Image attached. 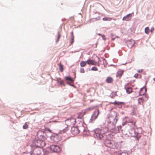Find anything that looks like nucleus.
Returning <instances> with one entry per match:
<instances>
[{
  "label": "nucleus",
  "mask_w": 155,
  "mask_h": 155,
  "mask_svg": "<svg viewBox=\"0 0 155 155\" xmlns=\"http://www.w3.org/2000/svg\"><path fill=\"white\" fill-rule=\"evenodd\" d=\"M74 78H72L71 76H66L64 77V79H62L61 78H57L56 81L57 83L61 86H65L66 84L76 88V86L72 82H73L76 78V73H74Z\"/></svg>",
  "instance_id": "obj_1"
},
{
  "label": "nucleus",
  "mask_w": 155,
  "mask_h": 155,
  "mask_svg": "<svg viewBox=\"0 0 155 155\" xmlns=\"http://www.w3.org/2000/svg\"><path fill=\"white\" fill-rule=\"evenodd\" d=\"M115 116V117L114 118H113V119H114V122H110V124L111 125V128H110L111 129V130H112V132H114L112 133L111 134H109L108 135L110 137H112L116 133L122 132L123 130H122V126L121 125H119L117 127V128L115 127V126L114 124V123L115 124L117 122V121L118 120V118L117 117L119 116V114L118 113H117L115 111H113V114H112L110 115V116L111 117H113V116Z\"/></svg>",
  "instance_id": "obj_2"
},
{
  "label": "nucleus",
  "mask_w": 155,
  "mask_h": 155,
  "mask_svg": "<svg viewBox=\"0 0 155 155\" xmlns=\"http://www.w3.org/2000/svg\"><path fill=\"white\" fill-rule=\"evenodd\" d=\"M68 127H65L62 130H60L58 133H52V134L50 136V139L53 141L57 143L60 141L62 139V137L59 135V134H61L65 133L68 130Z\"/></svg>",
  "instance_id": "obj_3"
},
{
  "label": "nucleus",
  "mask_w": 155,
  "mask_h": 155,
  "mask_svg": "<svg viewBox=\"0 0 155 155\" xmlns=\"http://www.w3.org/2000/svg\"><path fill=\"white\" fill-rule=\"evenodd\" d=\"M34 140L32 141L33 145L37 147H41L42 143H44V141L46 140V136L45 134H43L38 137L35 136Z\"/></svg>",
  "instance_id": "obj_4"
},
{
  "label": "nucleus",
  "mask_w": 155,
  "mask_h": 155,
  "mask_svg": "<svg viewBox=\"0 0 155 155\" xmlns=\"http://www.w3.org/2000/svg\"><path fill=\"white\" fill-rule=\"evenodd\" d=\"M34 140L32 141L33 145L37 147H41L42 143H44V141L46 140V136L45 134H43L38 137L35 136Z\"/></svg>",
  "instance_id": "obj_5"
},
{
  "label": "nucleus",
  "mask_w": 155,
  "mask_h": 155,
  "mask_svg": "<svg viewBox=\"0 0 155 155\" xmlns=\"http://www.w3.org/2000/svg\"><path fill=\"white\" fill-rule=\"evenodd\" d=\"M34 140L32 141L33 145L37 147H41L42 143H44V141L46 140V136L45 134H43L38 137L35 136Z\"/></svg>",
  "instance_id": "obj_6"
},
{
  "label": "nucleus",
  "mask_w": 155,
  "mask_h": 155,
  "mask_svg": "<svg viewBox=\"0 0 155 155\" xmlns=\"http://www.w3.org/2000/svg\"><path fill=\"white\" fill-rule=\"evenodd\" d=\"M105 146L110 149H115L117 147V143L111 140L106 139L104 142Z\"/></svg>",
  "instance_id": "obj_7"
},
{
  "label": "nucleus",
  "mask_w": 155,
  "mask_h": 155,
  "mask_svg": "<svg viewBox=\"0 0 155 155\" xmlns=\"http://www.w3.org/2000/svg\"><path fill=\"white\" fill-rule=\"evenodd\" d=\"M31 148V152L35 154V155H42V145L41 147H37L34 145H33V143L30 145Z\"/></svg>",
  "instance_id": "obj_8"
},
{
  "label": "nucleus",
  "mask_w": 155,
  "mask_h": 155,
  "mask_svg": "<svg viewBox=\"0 0 155 155\" xmlns=\"http://www.w3.org/2000/svg\"><path fill=\"white\" fill-rule=\"evenodd\" d=\"M94 137L97 140H104V136L103 134L100 131L99 128H96L92 130Z\"/></svg>",
  "instance_id": "obj_9"
},
{
  "label": "nucleus",
  "mask_w": 155,
  "mask_h": 155,
  "mask_svg": "<svg viewBox=\"0 0 155 155\" xmlns=\"http://www.w3.org/2000/svg\"><path fill=\"white\" fill-rule=\"evenodd\" d=\"M47 149L50 150V153H58L61 151V149L60 147L54 144H52L48 147Z\"/></svg>",
  "instance_id": "obj_10"
},
{
  "label": "nucleus",
  "mask_w": 155,
  "mask_h": 155,
  "mask_svg": "<svg viewBox=\"0 0 155 155\" xmlns=\"http://www.w3.org/2000/svg\"><path fill=\"white\" fill-rule=\"evenodd\" d=\"M100 113V111L98 109H96L91 115L89 121V123H93L98 117Z\"/></svg>",
  "instance_id": "obj_11"
},
{
  "label": "nucleus",
  "mask_w": 155,
  "mask_h": 155,
  "mask_svg": "<svg viewBox=\"0 0 155 155\" xmlns=\"http://www.w3.org/2000/svg\"><path fill=\"white\" fill-rule=\"evenodd\" d=\"M110 122H108V127H107L106 126H103L101 127V128H100V131L103 134L107 133L109 131V130H111V129H110V128H111V125L110 124Z\"/></svg>",
  "instance_id": "obj_12"
},
{
  "label": "nucleus",
  "mask_w": 155,
  "mask_h": 155,
  "mask_svg": "<svg viewBox=\"0 0 155 155\" xmlns=\"http://www.w3.org/2000/svg\"><path fill=\"white\" fill-rule=\"evenodd\" d=\"M131 130L134 131V135H130V137H134L136 140L138 141L141 137V135H140L141 133H140L139 132L135 131L134 129L133 128L132 129H131Z\"/></svg>",
  "instance_id": "obj_13"
},
{
  "label": "nucleus",
  "mask_w": 155,
  "mask_h": 155,
  "mask_svg": "<svg viewBox=\"0 0 155 155\" xmlns=\"http://www.w3.org/2000/svg\"><path fill=\"white\" fill-rule=\"evenodd\" d=\"M135 43L134 40L132 39L128 40L127 41V46L129 48H131Z\"/></svg>",
  "instance_id": "obj_14"
},
{
  "label": "nucleus",
  "mask_w": 155,
  "mask_h": 155,
  "mask_svg": "<svg viewBox=\"0 0 155 155\" xmlns=\"http://www.w3.org/2000/svg\"><path fill=\"white\" fill-rule=\"evenodd\" d=\"M115 106L119 108H121L122 107V105H124L125 103L123 102H120L116 101Z\"/></svg>",
  "instance_id": "obj_15"
},
{
  "label": "nucleus",
  "mask_w": 155,
  "mask_h": 155,
  "mask_svg": "<svg viewBox=\"0 0 155 155\" xmlns=\"http://www.w3.org/2000/svg\"><path fill=\"white\" fill-rule=\"evenodd\" d=\"M131 17L132 14L129 13L124 16L122 18V20L124 21H129L131 19Z\"/></svg>",
  "instance_id": "obj_16"
},
{
  "label": "nucleus",
  "mask_w": 155,
  "mask_h": 155,
  "mask_svg": "<svg viewBox=\"0 0 155 155\" xmlns=\"http://www.w3.org/2000/svg\"><path fill=\"white\" fill-rule=\"evenodd\" d=\"M116 155H129V154L128 153L126 150H120L118 151Z\"/></svg>",
  "instance_id": "obj_17"
},
{
  "label": "nucleus",
  "mask_w": 155,
  "mask_h": 155,
  "mask_svg": "<svg viewBox=\"0 0 155 155\" xmlns=\"http://www.w3.org/2000/svg\"><path fill=\"white\" fill-rule=\"evenodd\" d=\"M124 88L126 91V92L128 94L131 93L132 92V89L131 87L126 86V85H124Z\"/></svg>",
  "instance_id": "obj_18"
},
{
  "label": "nucleus",
  "mask_w": 155,
  "mask_h": 155,
  "mask_svg": "<svg viewBox=\"0 0 155 155\" xmlns=\"http://www.w3.org/2000/svg\"><path fill=\"white\" fill-rule=\"evenodd\" d=\"M124 70H119L116 73V76L117 77H118L120 78L122 77L123 74Z\"/></svg>",
  "instance_id": "obj_19"
},
{
  "label": "nucleus",
  "mask_w": 155,
  "mask_h": 155,
  "mask_svg": "<svg viewBox=\"0 0 155 155\" xmlns=\"http://www.w3.org/2000/svg\"><path fill=\"white\" fill-rule=\"evenodd\" d=\"M42 155H48L50 153V150L47 149V147L46 149L42 148Z\"/></svg>",
  "instance_id": "obj_20"
},
{
  "label": "nucleus",
  "mask_w": 155,
  "mask_h": 155,
  "mask_svg": "<svg viewBox=\"0 0 155 155\" xmlns=\"http://www.w3.org/2000/svg\"><path fill=\"white\" fill-rule=\"evenodd\" d=\"M101 17L100 16H98V17L95 18H90L89 19V22L91 23L92 22H93L96 21H98L100 20V18Z\"/></svg>",
  "instance_id": "obj_21"
},
{
  "label": "nucleus",
  "mask_w": 155,
  "mask_h": 155,
  "mask_svg": "<svg viewBox=\"0 0 155 155\" xmlns=\"http://www.w3.org/2000/svg\"><path fill=\"white\" fill-rule=\"evenodd\" d=\"M36 134H35L36 137H38L43 134H45L44 131L40 130H39L38 131L36 132Z\"/></svg>",
  "instance_id": "obj_22"
},
{
  "label": "nucleus",
  "mask_w": 155,
  "mask_h": 155,
  "mask_svg": "<svg viewBox=\"0 0 155 155\" xmlns=\"http://www.w3.org/2000/svg\"><path fill=\"white\" fill-rule=\"evenodd\" d=\"M94 107H89L85 109L82 111L84 113V115H85L87 112L91 111L92 110L94 109Z\"/></svg>",
  "instance_id": "obj_23"
},
{
  "label": "nucleus",
  "mask_w": 155,
  "mask_h": 155,
  "mask_svg": "<svg viewBox=\"0 0 155 155\" xmlns=\"http://www.w3.org/2000/svg\"><path fill=\"white\" fill-rule=\"evenodd\" d=\"M113 80L112 78L109 76L105 80V81L107 83L110 84L112 82Z\"/></svg>",
  "instance_id": "obj_24"
},
{
  "label": "nucleus",
  "mask_w": 155,
  "mask_h": 155,
  "mask_svg": "<svg viewBox=\"0 0 155 155\" xmlns=\"http://www.w3.org/2000/svg\"><path fill=\"white\" fill-rule=\"evenodd\" d=\"M69 120H70L71 121L72 120H74V123H73V125L74 126H75L76 123V120L75 118H74L72 117H71L70 118H68L66 120H65V121H67Z\"/></svg>",
  "instance_id": "obj_25"
},
{
  "label": "nucleus",
  "mask_w": 155,
  "mask_h": 155,
  "mask_svg": "<svg viewBox=\"0 0 155 155\" xmlns=\"http://www.w3.org/2000/svg\"><path fill=\"white\" fill-rule=\"evenodd\" d=\"M83 112H81L78 115L77 117V118L78 119H81L83 121H84V118L83 116L84 115L83 113H82Z\"/></svg>",
  "instance_id": "obj_26"
},
{
  "label": "nucleus",
  "mask_w": 155,
  "mask_h": 155,
  "mask_svg": "<svg viewBox=\"0 0 155 155\" xmlns=\"http://www.w3.org/2000/svg\"><path fill=\"white\" fill-rule=\"evenodd\" d=\"M110 36L111 38V40L113 41H114L116 38H118L119 37V36L116 35L113 33H110Z\"/></svg>",
  "instance_id": "obj_27"
},
{
  "label": "nucleus",
  "mask_w": 155,
  "mask_h": 155,
  "mask_svg": "<svg viewBox=\"0 0 155 155\" xmlns=\"http://www.w3.org/2000/svg\"><path fill=\"white\" fill-rule=\"evenodd\" d=\"M144 98L143 97H139L138 99V103L140 104H141V103H143L144 101H145Z\"/></svg>",
  "instance_id": "obj_28"
},
{
  "label": "nucleus",
  "mask_w": 155,
  "mask_h": 155,
  "mask_svg": "<svg viewBox=\"0 0 155 155\" xmlns=\"http://www.w3.org/2000/svg\"><path fill=\"white\" fill-rule=\"evenodd\" d=\"M112 18H111L108 17H105L102 18V20L104 21H110Z\"/></svg>",
  "instance_id": "obj_29"
},
{
  "label": "nucleus",
  "mask_w": 155,
  "mask_h": 155,
  "mask_svg": "<svg viewBox=\"0 0 155 155\" xmlns=\"http://www.w3.org/2000/svg\"><path fill=\"white\" fill-rule=\"evenodd\" d=\"M43 131H44V132L45 133V132H46V133L49 132L50 133H52V134L53 133L52 132L51 130L48 127L45 128Z\"/></svg>",
  "instance_id": "obj_30"
},
{
  "label": "nucleus",
  "mask_w": 155,
  "mask_h": 155,
  "mask_svg": "<svg viewBox=\"0 0 155 155\" xmlns=\"http://www.w3.org/2000/svg\"><path fill=\"white\" fill-rule=\"evenodd\" d=\"M136 122H134L133 121H132L131 122V123L134 126V127H135L137 129H140L141 130H142V129L141 127H137V126L136 124Z\"/></svg>",
  "instance_id": "obj_31"
},
{
  "label": "nucleus",
  "mask_w": 155,
  "mask_h": 155,
  "mask_svg": "<svg viewBox=\"0 0 155 155\" xmlns=\"http://www.w3.org/2000/svg\"><path fill=\"white\" fill-rule=\"evenodd\" d=\"M117 95L116 92H112L110 94V96L111 98H113L115 96Z\"/></svg>",
  "instance_id": "obj_32"
},
{
  "label": "nucleus",
  "mask_w": 155,
  "mask_h": 155,
  "mask_svg": "<svg viewBox=\"0 0 155 155\" xmlns=\"http://www.w3.org/2000/svg\"><path fill=\"white\" fill-rule=\"evenodd\" d=\"M80 65L81 67H84L86 65V61H82L80 62Z\"/></svg>",
  "instance_id": "obj_33"
},
{
  "label": "nucleus",
  "mask_w": 155,
  "mask_h": 155,
  "mask_svg": "<svg viewBox=\"0 0 155 155\" xmlns=\"http://www.w3.org/2000/svg\"><path fill=\"white\" fill-rule=\"evenodd\" d=\"M150 31V30L149 27H147L145 28L144 30V32L146 34H148Z\"/></svg>",
  "instance_id": "obj_34"
},
{
  "label": "nucleus",
  "mask_w": 155,
  "mask_h": 155,
  "mask_svg": "<svg viewBox=\"0 0 155 155\" xmlns=\"http://www.w3.org/2000/svg\"><path fill=\"white\" fill-rule=\"evenodd\" d=\"M59 70L61 72H63L64 71L63 65L62 64H60L59 65Z\"/></svg>",
  "instance_id": "obj_35"
},
{
  "label": "nucleus",
  "mask_w": 155,
  "mask_h": 155,
  "mask_svg": "<svg viewBox=\"0 0 155 155\" xmlns=\"http://www.w3.org/2000/svg\"><path fill=\"white\" fill-rule=\"evenodd\" d=\"M28 127V125L27 122L25 123L22 126L23 129H26Z\"/></svg>",
  "instance_id": "obj_36"
},
{
  "label": "nucleus",
  "mask_w": 155,
  "mask_h": 155,
  "mask_svg": "<svg viewBox=\"0 0 155 155\" xmlns=\"http://www.w3.org/2000/svg\"><path fill=\"white\" fill-rule=\"evenodd\" d=\"M84 127V129L83 130V131L84 132H85L86 133H89V134H91L90 133L91 132H92V130H88L87 129H86Z\"/></svg>",
  "instance_id": "obj_37"
},
{
  "label": "nucleus",
  "mask_w": 155,
  "mask_h": 155,
  "mask_svg": "<svg viewBox=\"0 0 155 155\" xmlns=\"http://www.w3.org/2000/svg\"><path fill=\"white\" fill-rule=\"evenodd\" d=\"M130 136V135H128L127 133L125 134H123L122 137L124 139H126L128 137Z\"/></svg>",
  "instance_id": "obj_38"
},
{
  "label": "nucleus",
  "mask_w": 155,
  "mask_h": 155,
  "mask_svg": "<svg viewBox=\"0 0 155 155\" xmlns=\"http://www.w3.org/2000/svg\"><path fill=\"white\" fill-rule=\"evenodd\" d=\"M74 37H71V38L70 39V45H71L72 44L74 41Z\"/></svg>",
  "instance_id": "obj_39"
},
{
  "label": "nucleus",
  "mask_w": 155,
  "mask_h": 155,
  "mask_svg": "<svg viewBox=\"0 0 155 155\" xmlns=\"http://www.w3.org/2000/svg\"><path fill=\"white\" fill-rule=\"evenodd\" d=\"M147 91V89L146 88H145L144 91V92H143L142 93V92L140 93V91H139V95H140V96L143 95L145 94V93Z\"/></svg>",
  "instance_id": "obj_40"
},
{
  "label": "nucleus",
  "mask_w": 155,
  "mask_h": 155,
  "mask_svg": "<svg viewBox=\"0 0 155 155\" xmlns=\"http://www.w3.org/2000/svg\"><path fill=\"white\" fill-rule=\"evenodd\" d=\"M91 70L92 71H96L98 70V69L96 67L93 66L91 68Z\"/></svg>",
  "instance_id": "obj_41"
},
{
  "label": "nucleus",
  "mask_w": 155,
  "mask_h": 155,
  "mask_svg": "<svg viewBox=\"0 0 155 155\" xmlns=\"http://www.w3.org/2000/svg\"><path fill=\"white\" fill-rule=\"evenodd\" d=\"M75 130H76L75 127H74V126L73 125V126L71 127V131L72 133Z\"/></svg>",
  "instance_id": "obj_42"
},
{
  "label": "nucleus",
  "mask_w": 155,
  "mask_h": 155,
  "mask_svg": "<svg viewBox=\"0 0 155 155\" xmlns=\"http://www.w3.org/2000/svg\"><path fill=\"white\" fill-rule=\"evenodd\" d=\"M48 133H46L45 132V136H46V139H47L48 138H50V136L51 135H49L48 134Z\"/></svg>",
  "instance_id": "obj_43"
},
{
  "label": "nucleus",
  "mask_w": 155,
  "mask_h": 155,
  "mask_svg": "<svg viewBox=\"0 0 155 155\" xmlns=\"http://www.w3.org/2000/svg\"><path fill=\"white\" fill-rule=\"evenodd\" d=\"M144 97V100L145 101H147L148 99V96L147 94H145L143 95Z\"/></svg>",
  "instance_id": "obj_44"
},
{
  "label": "nucleus",
  "mask_w": 155,
  "mask_h": 155,
  "mask_svg": "<svg viewBox=\"0 0 155 155\" xmlns=\"http://www.w3.org/2000/svg\"><path fill=\"white\" fill-rule=\"evenodd\" d=\"M78 126H77L75 127V129L76 130L78 131V133L77 134H79L80 133V130H79V129L78 128Z\"/></svg>",
  "instance_id": "obj_45"
},
{
  "label": "nucleus",
  "mask_w": 155,
  "mask_h": 155,
  "mask_svg": "<svg viewBox=\"0 0 155 155\" xmlns=\"http://www.w3.org/2000/svg\"><path fill=\"white\" fill-rule=\"evenodd\" d=\"M80 72L81 73H84L85 72L84 69L82 68H81L80 71Z\"/></svg>",
  "instance_id": "obj_46"
},
{
  "label": "nucleus",
  "mask_w": 155,
  "mask_h": 155,
  "mask_svg": "<svg viewBox=\"0 0 155 155\" xmlns=\"http://www.w3.org/2000/svg\"><path fill=\"white\" fill-rule=\"evenodd\" d=\"M90 60V59H88L87 61H85L86 63H87L89 65H91V64H93L92 63H90V62L89 61Z\"/></svg>",
  "instance_id": "obj_47"
},
{
  "label": "nucleus",
  "mask_w": 155,
  "mask_h": 155,
  "mask_svg": "<svg viewBox=\"0 0 155 155\" xmlns=\"http://www.w3.org/2000/svg\"><path fill=\"white\" fill-rule=\"evenodd\" d=\"M89 61H90V63H92V64H91V65H95V64L94 62V61H95L94 60H91L90 59V60Z\"/></svg>",
  "instance_id": "obj_48"
},
{
  "label": "nucleus",
  "mask_w": 155,
  "mask_h": 155,
  "mask_svg": "<svg viewBox=\"0 0 155 155\" xmlns=\"http://www.w3.org/2000/svg\"><path fill=\"white\" fill-rule=\"evenodd\" d=\"M101 37L102 38V39L104 40H106V38L105 37V35L104 34H103L101 35Z\"/></svg>",
  "instance_id": "obj_49"
},
{
  "label": "nucleus",
  "mask_w": 155,
  "mask_h": 155,
  "mask_svg": "<svg viewBox=\"0 0 155 155\" xmlns=\"http://www.w3.org/2000/svg\"><path fill=\"white\" fill-rule=\"evenodd\" d=\"M78 124H80V123H81V124L82 125V127H84V126H83V124H84L83 122H82V121H80L79 120H78Z\"/></svg>",
  "instance_id": "obj_50"
},
{
  "label": "nucleus",
  "mask_w": 155,
  "mask_h": 155,
  "mask_svg": "<svg viewBox=\"0 0 155 155\" xmlns=\"http://www.w3.org/2000/svg\"><path fill=\"white\" fill-rule=\"evenodd\" d=\"M108 63L107 62V61L106 60V61H104L103 62V64H104V66L105 67L106 66H107V65Z\"/></svg>",
  "instance_id": "obj_51"
},
{
  "label": "nucleus",
  "mask_w": 155,
  "mask_h": 155,
  "mask_svg": "<svg viewBox=\"0 0 155 155\" xmlns=\"http://www.w3.org/2000/svg\"><path fill=\"white\" fill-rule=\"evenodd\" d=\"M58 35L57 38L60 39L61 37V34L60 33L59 31L58 32Z\"/></svg>",
  "instance_id": "obj_52"
},
{
  "label": "nucleus",
  "mask_w": 155,
  "mask_h": 155,
  "mask_svg": "<svg viewBox=\"0 0 155 155\" xmlns=\"http://www.w3.org/2000/svg\"><path fill=\"white\" fill-rule=\"evenodd\" d=\"M131 114H132L133 115H135L136 113V112L134 110V108L133 110H132V112L131 113Z\"/></svg>",
  "instance_id": "obj_53"
},
{
  "label": "nucleus",
  "mask_w": 155,
  "mask_h": 155,
  "mask_svg": "<svg viewBox=\"0 0 155 155\" xmlns=\"http://www.w3.org/2000/svg\"><path fill=\"white\" fill-rule=\"evenodd\" d=\"M138 75H139V74H138V73H136L135 74L134 76V77L135 78H138Z\"/></svg>",
  "instance_id": "obj_54"
},
{
  "label": "nucleus",
  "mask_w": 155,
  "mask_h": 155,
  "mask_svg": "<svg viewBox=\"0 0 155 155\" xmlns=\"http://www.w3.org/2000/svg\"><path fill=\"white\" fill-rule=\"evenodd\" d=\"M154 28L153 27H152L151 28L150 31L151 33L153 32V31L154 30Z\"/></svg>",
  "instance_id": "obj_55"
},
{
  "label": "nucleus",
  "mask_w": 155,
  "mask_h": 155,
  "mask_svg": "<svg viewBox=\"0 0 155 155\" xmlns=\"http://www.w3.org/2000/svg\"><path fill=\"white\" fill-rule=\"evenodd\" d=\"M71 37H74L73 31L71 32Z\"/></svg>",
  "instance_id": "obj_56"
},
{
  "label": "nucleus",
  "mask_w": 155,
  "mask_h": 155,
  "mask_svg": "<svg viewBox=\"0 0 155 155\" xmlns=\"http://www.w3.org/2000/svg\"><path fill=\"white\" fill-rule=\"evenodd\" d=\"M28 155H35L34 153L31 152V150L30 152V153H28Z\"/></svg>",
  "instance_id": "obj_57"
},
{
  "label": "nucleus",
  "mask_w": 155,
  "mask_h": 155,
  "mask_svg": "<svg viewBox=\"0 0 155 155\" xmlns=\"http://www.w3.org/2000/svg\"><path fill=\"white\" fill-rule=\"evenodd\" d=\"M130 30L131 32H132L133 33H134L135 32V30L134 28H131L130 29Z\"/></svg>",
  "instance_id": "obj_58"
},
{
  "label": "nucleus",
  "mask_w": 155,
  "mask_h": 155,
  "mask_svg": "<svg viewBox=\"0 0 155 155\" xmlns=\"http://www.w3.org/2000/svg\"><path fill=\"white\" fill-rule=\"evenodd\" d=\"M145 87V86H144L143 87L141 88L140 90V93L141 92L142 90H143V88Z\"/></svg>",
  "instance_id": "obj_59"
},
{
  "label": "nucleus",
  "mask_w": 155,
  "mask_h": 155,
  "mask_svg": "<svg viewBox=\"0 0 155 155\" xmlns=\"http://www.w3.org/2000/svg\"><path fill=\"white\" fill-rule=\"evenodd\" d=\"M143 71V69H140V70L139 69V70H138L137 72L138 73H140L142 72Z\"/></svg>",
  "instance_id": "obj_60"
},
{
  "label": "nucleus",
  "mask_w": 155,
  "mask_h": 155,
  "mask_svg": "<svg viewBox=\"0 0 155 155\" xmlns=\"http://www.w3.org/2000/svg\"><path fill=\"white\" fill-rule=\"evenodd\" d=\"M133 128L134 129V128H131L130 130H129V133L130 134V135H133L132 134V132H134L133 131H132L131 130V129H132Z\"/></svg>",
  "instance_id": "obj_61"
},
{
  "label": "nucleus",
  "mask_w": 155,
  "mask_h": 155,
  "mask_svg": "<svg viewBox=\"0 0 155 155\" xmlns=\"http://www.w3.org/2000/svg\"><path fill=\"white\" fill-rule=\"evenodd\" d=\"M116 102V101H115L114 102H109V104H114V105H115V103H114L115 102Z\"/></svg>",
  "instance_id": "obj_62"
},
{
  "label": "nucleus",
  "mask_w": 155,
  "mask_h": 155,
  "mask_svg": "<svg viewBox=\"0 0 155 155\" xmlns=\"http://www.w3.org/2000/svg\"><path fill=\"white\" fill-rule=\"evenodd\" d=\"M104 56L105 58H108V54H104Z\"/></svg>",
  "instance_id": "obj_63"
},
{
  "label": "nucleus",
  "mask_w": 155,
  "mask_h": 155,
  "mask_svg": "<svg viewBox=\"0 0 155 155\" xmlns=\"http://www.w3.org/2000/svg\"><path fill=\"white\" fill-rule=\"evenodd\" d=\"M59 39H60L59 38H57V39L56 40V43H58L59 41Z\"/></svg>",
  "instance_id": "obj_64"
}]
</instances>
